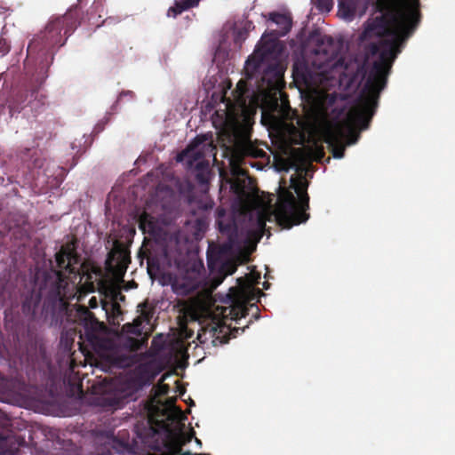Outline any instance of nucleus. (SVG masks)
<instances>
[{"instance_id":"1","label":"nucleus","mask_w":455,"mask_h":455,"mask_svg":"<svg viewBox=\"0 0 455 455\" xmlns=\"http://www.w3.org/2000/svg\"><path fill=\"white\" fill-rule=\"evenodd\" d=\"M411 4L398 14H380L369 19L364 23L361 40L380 38L379 43H371L369 51L372 55L379 54L374 61L362 92L379 97L386 87L387 76L392 65L405 41L412 35L420 21L419 0H407Z\"/></svg>"},{"instance_id":"2","label":"nucleus","mask_w":455,"mask_h":455,"mask_svg":"<svg viewBox=\"0 0 455 455\" xmlns=\"http://www.w3.org/2000/svg\"><path fill=\"white\" fill-rule=\"evenodd\" d=\"M78 26V12L76 9H70L64 15L51 19L44 29L31 40L28 46L27 61L28 62L34 54L36 55L37 68L33 74L36 85L20 89L16 92L13 100L9 104L11 115L20 112L26 102L30 103L32 100L36 99L39 87L47 78L48 69L53 61L54 48L63 46Z\"/></svg>"},{"instance_id":"3","label":"nucleus","mask_w":455,"mask_h":455,"mask_svg":"<svg viewBox=\"0 0 455 455\" xmlns=\"http://www.w3.org/2000/svg\"><path fill=\"white\" fill-rule=\"evenodd\" d=\"M254 282L249 277L237 279V285L229 288L228 292L221 299L224 305L214 307L212 322L198 333V339L205 343L212 339L213 346L227 343L231 337L235 338L240 328H233L227 321H237L249 314L248 304L254 299Z\"/></svg>"},{"instance_id":"4","label":"nucleus","mask_w":455,"mask_h":455,"mask_svg":"<svg viewBox=\"0 0 455 455\" xmlns=\"http://www.w3.org/2000/svg\"><path fill=\"white\" fill-rule=\"evenodd\" d=\"M379 97L361 92L355 104L342 121L328 126L323 132V140L328 144L334 158H342L346 145L355 144L359 134L355 127L366 130L373 117Z\"/></svg>"},{"instance_id":"5","label":"nucleus","mask_w":455,"mask_h":455,"mask_svg":"<svg viewBox=\"0 0 455 455\" xmlns=\"http://www.w3.org/2000/svg\"><path fill=\"white\" fill-rule=\"evenodd\" d=\"M291 188L298 195V199L291 190L283 188L278 196L275 210V218L277 224L282 228L286 229L304 223L309 218V214L307 213V211L309 209L307 180L303 176L298 178L291 177Z\"/></svg>"},{"instance_id":"6","label":"nucleus","mask_w":455,"mask_h":455,"mask_svg":"<svg viewBox=\"0 0 455 455\" xmlns=\"http://www.w3.org/2000/svg\"><path fill=\"white\" fill-rule=\"evenodd\" d=\"M25 279L22 276L16 275L12 277L10 272L4 273L3 277H0V304L2 306L7 303L13 304L18 301L19 297H24L22 300L24 310L37 307L43 296L42 289L36 291L35 285H31L25 292L21 291Z\"/></svg>"},{"instance_id":"7","label":"nucleus","mask_w":455,"mask_h":455,"mask_svg":"<svg viewBox=\"0 0 455 455\" xmlns=\"http://www.w3.org/2000/svg\"><path fill=\"white\" fill-rule=\"evenodd\" d=\"M45 288H48L44 299V307L52 313L67 310L68 299L71 294L68 277L62 270H54L52 275H47L44 280Z\"/></svg>"},{"instance_id":"8","label":"nucleus","mask_w":455,"mask_h":455,"mask_svg":"<svg viewBox=\"0 0 455 455\" xmlns=\"http://www.w3.org/2000/svg\"><path fill=\"white\" fill-rule=\"evenodd\" d=\"M278 43L275 40L264 42L257 46L254 52L245 61L244 71L248 78H253L261 72L275 69L267 65L268 60L277 52Z\"/></svg>"},{"instance_id":"9","label":"nucleus","mask_w":455,"mask_h":455,"mask_svg":"<svg viewBox=\"0 0 455 455\" xmlns=\"http://www.w3.org/2000/svg\"><path fill=\"white\" fill-rule=\"evenodd\" d=\"M95 394L99 395L100 405L108 409H120L127 400V394L118 381L112 379H104L98 385L93 386Z\"/></svg>"},{"instance_id":"10","label":"nucleus","mask_w":455,"mask_h":455,"mask_svg":"<svg viewBox=\"0 0 455 455\" xmlns=\"http://www.w3.org/2000/svg\"><path fill=\"white\" fill-rule=\"evenodd\" d=\"M201 143L202 140L196 138L186 149L177 155L176 160L185 162L189 169L195 168L196 180L201 184H206L209 163L204 159V153L198 149Z\"/></svg>"},{"instance_id":"11","label":"nucleus","mask_w":455,"mask_h":455,"mask_svg":"<svg viewBox=\"0 0 455 455\" xmlns=\"http://www.w3.org/2000/svg\"><path fill=\"white\" fill-rule=\"evenodd\" d=\"M55 259L58 267L64 269L70 275L82 281L84 275V265L81 263V257L72 244H66L56 252Z\"/></svg>"},{"instance_id":"12","label":"nucleus","mask_w":455,"mask_h":455,"mask_svg":"<svg viewBox=\"0 0 455 455\" xmlns=\"http://www.w3.org/2000/svg\"><path fill=\"white\" fill-rule=\"evenodd\" d=\"M308 44L313 45L312 52L322 55L325 61L334 60L338 55V47L331 36L313 31L308 36Z\"/></svg>"},{"instance_id":"13","label":"nucleus","mask_w":455,"mask_h":455,"mask_svg":"<svg viewBox=\"0 0 455 455\" xmlns=\"http://www.w3.org/2000/svg\"><path fill=\"white\" fill-rule=\"evenodd\" d=\"M131 262L130 251L121 242L116 241L113 249L108 253L106 267L109 271L125 273Z\"/></svg>"},{"instance_id":"14","label":"nucleus","mask_w":455,"mask_h":455,"mask_svg":"<svg viewBox=\"0 0 455 455\" xmlns=\"http://www.w3.org/2000/svg\"><path fill=\"white\" fill-rule=\"evenodd\" d=\"M138 307H140V315L136 317L132 323H124L122 327L123 332L135 336H141L144 332L145 327L151 325V320L155 314V307L150 306L148 301L140 303Z\"/></svg>"},{"instance_id":"15","label":"nucleus","mask_w":455,"mask_h":455,"mask_svg":"<svg viewBox=\"0 0 455 455\" xmlns=\"http://www.w3.org/2000/svg\"><path fill=\"white\" fill-rule=\"evenodd\" d=\"M84 325V337L88 342L95 345L99 341L98 331L100 323L95 315L85 307H81L79 310Z\"/></svg>"},{"instance_id":"16","label":"nucleus","mask_w":455,"mask_h":455,"mask_svg":"<svg viewBox=\"0 0 455 455\" xmlns=\"http://www.w3.org/2000/svg\"><path fill=\"white\" fill-rule=\"evenodd\" d=\"M105 11V0H94L92 4L87 10L85 16L79 19V25L86 23L89 26H94L100 28L105 20H101Z\"/></svg>"},{"instance_id":"17","label":"nucleus","mask_w":455,"mask_h":455,"mask_svg":"<svg viewBox=\"0 0 455 455\" xmlns=\"http://www.w3.org/2000/svg\"><path fill=\"white\" fill-rule=\"evenodd\" d=\"M269 19L276 25V28L272 30V34L277 38L284 36L290 32L292 27L291 17L285 13L272 12Z\"/></svg>"},{"instance_id":"18","label":"nucleus","mask_w":455,"mask_h":455,"mask_svg":"<svg viewBox=\"0 0 455 455\" xmlns=\"http://www.w3.org/2000/svg\"><path fill=\"white\" fill-rule=\"evenodd\" d=\"M184 444L181 436L169 435L164 442V451L157 449L155 453H148V455H178L181 451V447ZM199 455H210L206 453H200Z\"/></svg>"},{"instance_id":"19","label":"nucleus","mask_w":455,"mask_h":455,"mask_svg":"<svg viewBox=\"0 0 455 455\" xmlns=\"http://www.w3.org/2000/svg\"><path fill=\"white\" fill-rule=\"evenodd\" d=\"M110 363L117 368H129L135 364L136 356L132 354L115 352L108 355Z\"/></svg>"},{"instance_id":"20","label":"nucleus","mask_w":455,"mask_h":455,"mask_svg":"<svg viewBox=\"0 0 455 455\" xmlns=\"http://www.w3.org/2000/svg\"><path fill=\"white\" fill-rule=\"evenodd\" d=\"M200 0H176L173 6L168 9L167 15L176 18L179 14L199 4Z\"/></svg>"},{"instance_id":"21","label":"nucleus","mask_w":455,"mask_h":455,"mask_svg":"<svg viewBox=\"0 0 455 455\" xmlns=\"http://www.w3.org/2000/svg\"><path fill=\"white\" fill-rule=\"evenodd\" d=\"M242 156H251L253 158H264L267 156V153L262 149L259 148L251 140L244 141L239 146Z\"/></svg>"},{"instance_id":"22","label":"nucleus","mask_w":455,"mask_h":455,"mask_svg":"<svg viewBox=\"0 0 455 455\" xmlns=\"http://www.w3.org/2000/svg\"><path fill=\"white\" fill-rule=\"evenodd\" d=\"M235 271V267L228 262L222 263L219 273L212 278V285L216 288L218 287L226 276L232 275Z\"/></svg>"},{"instance_id":"23","label":"nucleus","mask_w":455,"mask_h":455,"mask_svg":"<svg viewBox=\"0 0 455 455\" xmlns=\"http://www.w3.org/2000/svg\"><path fill=\"white\" fill-rule=\"evenodd\" d=\"M293 76L296 82H300L306 86H310L313 84L311 71L307 66L299 68L298 65H294Z\"/></svg>"},{"instance_id":"24","label":"nucleus","mask_w":455,"mask_h":455,"mask_svg":"<svg viewBox=\"0 0 455 455\" xmlns=\"http://www.w3.org/2000/svg\"><path fill=\"white\" fill-rule=\"evenodd\" d=\"M224 217L225 211L221 209L218 212L217 224L219 227V230L222 234H232L236 229L235 223L233 220H228V221H225L223 220Z\"/></svg>"},{"instance_id":"25","label":"nucleus","mask_w":455,"mask_h":455,"mask_svg":"<svg viewBox=\"0 0 455 455\" xmlns=\"http://www.w3.org/2000/svg\"><path fill=\"white\" fill-rule=\"evenodd\" d=\"M166 342L163 334L156 335L152 341L150 350L154 355L159 354L165 347Z\"/></svg>"},{"instance_id":"26","label":"nucleus","mask_w":455,"mask_h":455,"mask_svg":"<svg viewBox=\"0 0 455 455\" xmlns=\"http://www.w3.org/2000/svg\"><path fill=\"white\" fill-rule=\"evenodd\" d=\"M150 332H151V329L149 328L148 331H145V332H144L145 337H143L141 339H133V338L129 339L130 346H131L132 352H135V351L140 349L141 347H143L147 344L148 337L150 335Z\"/></svg>"},{"instance_id":"27","label":"nucleus","mask_w":455,"mask_h":455,"mask_svg":"<svg viewBox=\"0 0 455 455\" xmlns=\"http://www.w3.org/2000/svg\"><path fill=\"white\" fill-rule=\"evenodd\" d=\"M311 2L322 12H329L333 7V0H311Z\"/></svg>"},{"instance_id":"28","label":"nucleus","mask_w":455,"mask_h":455,"mask_svg":"<svg viewBox=\"0 0 455 455\" xmlns=\"http://www.w3.org/2000/svg\"><path fill=\"white\" fill-rule=\"evenodd\" d=\"M147 260H148V267L149 271L152 268H154L157 271H159L161 269L160 260L156 257L150 254V255L147 256Z\"/></svg>"},{"instance_id":"29","label":"nucleus","mask_w":455,"mask_h":455,"mask_svg":"<svg viewBox=\"0 0 455 455\" xmlns=\"http://www.w3.org/2000/svg\"><path fill=\"white\" fill-rule=\"evenodd\" d=\"M267 219L266 217L265 213H259L257 218V228L260 233V235H263L264 231L266 230V222Z\"/></svg>"},{"instance_id":"30","label":"nucleus","mask_w":455,"mask_h":455,"mask_svg":"<svg viewBox=\"0 0 455 455\" xmlns=\"http://www.w3.org/2000/svg\"><path fill=\"white\" fill-rule=\"evenodd\" d=\"M150 216L146 212L140 214L139 219V227L140 229L145 231V226L147 223L151 224V221L149 220Z\"/></svg>"},{"instance_id":"31","label":"nucleus","mask_w":455,"mask_h":455,"mask_svg":"<svg viewBox=\"0 0 455 455\" xmlns=\"http://www.w3.org/2000/svg\"><path fill=\"white\" fill-rule=\"evenodd\" d=\"M231 188L236 194H242L243 192L244 186L237 180L231 185Z\"/></svg>"},{"instance_id":"32","label":"nucleus","mask_w":455,"mask_h":455,"mask_svg":"<svg viewBox=\"0 0 455 455\" xmlns=\"http://www.w3.org/2000/svg\"><path fill=\"white\" fill-rule=\"evenodd\" d=\"M124 97H129L130 99H132L134 97V93L132 91L122 92L118 96L117 102H120Z\"/></svg>"},{"instance_id":"33","label":"nucleus","mask_w":455,"mask_h":455,"mask_svg":"<svg viewBox=\"0 0 455 455\" xmlns=\"http://www.w3.org/2000/svg\"><path fill=\"white\" fill-rule=\"evenodd\" d=\"M12 439V435L10 434L7 435H0V443L1 444H7L8 443H11Z\"/></svg>"},{"instance_id":"34","label":"nucleus","mask_w":455,"mask_h":455,"mask_svg":"<svg viewBox=\"0 0 455 455\" xmlns=\"http://www.w3.org/2000/svg\"><path fill=\"white\" fill-rule=\"evenodd\" d=\"M97 299L95 297H92L90 300H89V306L90 307L92 308H94V307H97Z\"/></svg>"},{"instance_id":"35","label":"nucleus","mask_w":455,"mask_h":455,"mask_svg":"<svg viewBox=\"0 0 455 455\" xmlns=\"http://www.w3.org/2000/svg\"><path fill=\"white\" fill-rule=\"evenodd\" d=\"M3 54L7 53L10 50V46L4 43V46L1 47Z\"/></svg>"},{"instance_id":"36","label":"nucleus","mask_w":455,"mask_h":455,"mask_svg":"<svg viewBox=\"0 0 455 455\" xmlns=\"http://www.w3.org/2000/svg\"><path fill=\"white\" fill-rule=\"evenodd\" d=\"M345 16H353L352 12L349 11V9H347L345 13H344Z\"/></svg>"},{"instance_id":"37","label":"nucleus","mask_w":455,"mask_h":455,"mask_svg":"<svg viewBox=\"0 0 455 455\" xmlns=\"http://www.w3.org/2000/svg\"><path fill=\"white\" fill-rule=\"evenodd\" d=\"M113 308H114L115 310H119V309H120V306H119V304L115 303V304L113 305Z\"/></svg>"},{"instance_id":"38","label":"nucleus","mask_w":455,"mask_h":455,"mask_svg":"<svg viewBox=\"0 0 455 455\" xmlns=\"http://www.w3.org/2000/svg\"><path fill=\"white\" fill-rule=\"evenodd\" d=\"M243 33L240 31L238 32L237 36H235V41L239 40V38L242 36Z\"/></svg>"},{"instance_id":"39","label":"nucleus","mask_w":455,"mask_h":455,"mask_svg":"<svg viewBox=\"0 0 455 455\" xmlns=\"http://www.w3.org/2000/svg\"><path fill=\"white\" fill-rule=\"evenodd\" d=\"M86 275H87V281H88V280H91V278H92V274L87 273V274H86Z\"/></svg>"},{"instance_id":"40","label":"nucleus","mask_w":455,"mask_h":455,"mask_svg":"<svg viewBox=\"0 0 455 455\" xmlns=\"http://www.w3.org/2000/svg\"><path fill=\"white\" fill-rule=\"evenodd\" d=\"M6 453L10 454V455H12L13 454V451L12 450H9V451H6Z\"/></svg>"},{"instance_id":"41","label":"nucleus","mask_w":455,"mask_h":455,"mask_svg":"<svg viewBox=\"0 0 455 455\" xmlns=\"http://www.w3.org/2000/svg\"><path fill=\"white\" fill-rule=\"evenodd\" d=\"M268 288V283H264V289H267Z\"/></svg>"},{"instance_id":"42","label":"nucleus","mask_w":455,"mask_h":455,"mask_svg":"<svg viewBox=\"0 0 455 455\" xmlns=\"http://www.w3.org/2000/svg\"><path fill=\"white\" fill-rule=\"evenodd\" d=\"M247 34H248V33H247V31H246V30H244V38H243L244 40H245V38H246V36H247Z\"/></svg>"},{"instance_id":"43","label":"nucleus","mask_w":455,"mask_h":455,"mask_svg":"<svg viewBox=\"0 0 455 455\" xmlns=\"http://www.w3.org/2000/svg\"><path fill=\"white\" fill-rule=\"evenodd\" d=\"M120 299H121V300L124 299V296L121 295Z\"/></svg>"},{"instance_id":"44","label":"nucleus","mask_w":455,"mask_h":455,"mask_svg":"<svg viewBox=\"0 0 455 455\" xmlns=\"http://www.w3.org/2000/svg\"><path fill=\"white\" fill-rule=\"evenodd\" d=\"M4 455H6L5 453Z\"/></svg>"}]
</instances>
